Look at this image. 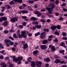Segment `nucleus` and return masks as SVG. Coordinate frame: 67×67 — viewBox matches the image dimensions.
Returning <instances> with one entry per match:
<instances>
[{"mask_svg":"<svg viewBox=\"0 0 67 67\" xmlns=\"http://www.w3.org/2000/svg\"><path fill=\"white\" fill-rule=\"evenodd\" d=\"M4 41H5V43H9V42H11L10 41V40H7V39H5Z\"/></svg>","mask_w":67,"mask_h":67,"instance_id":"obj_20","label":"nucleus"},{"mask_svg":"<svg viewBox=\"0 0 67 67\" xmlns=\"http://www.w3.org/2000/svg\"><path fill=\"white\" fill-rule=\"evenodd\" d=\"M37 53H38V51H35L33 52V54L34 55H36V54H37Z\"/></svg>","mask_w":67,"mask_h":67,"instance_id":"obj_26","label":"nucleus"},{"mask_svg":"<svg viewBox=\"0 0 67 67\" xmlns=\"http://www.w3.org/2000/svg\"><path fill=\"white\" fill-rule=\"evenodd\" d=\"M53 36L52 35H51L50 36H49L48 37L50 38H53Z\"/></svg>","mask_w":67,"mask_h":67,"instance_id":"obj_56","label":"nucleus"},{"mask_svg":"<svg viewBox=\"0 0 67 67\" xmlns=\"http://www.w3.org/2000/svg\"><path fill=\"white\" fill-rule=\"evenodd\" d=\"M25 43V41H22L21 42V44L23 45H24V44Z\"/></svg>","mask_w":67,"mask_h":67,"instance_id":"obj_54","label":"nucleus"},{"mask_svg":"<svg viewBox=\"0 0 67 67\" xmlns=\"http://www.w3.org/2000/svg\"><path fill=\"white\" fill-rule=\"evenodd\" d=\"M5 44H6V45L7 47L8 46H10V43H5Z\"/></svg>","mask_w":67,"mask_h":67,"instance_id":"obj_46","label":"nucleus"},{"mask_svg":"<svg viewBox=\"0 0 67 67\" xmlns=\"http://www.w3.org/2000/svg\"><path fill=\"white\" fill-rule=\"evenodd\" d=\"M5 59L6 60H8V59H9V57H6L5 58Z\"/></svg>","mask_w":67,"mask_h":67,"instance_id":"obj_62","label":"nucleus"},{"mask_svg":"<svg viewBox=\"0 0 67 67\" xmlns=\"http://www.w3.org/2000/svg\"><path fill=\"white\" fill-rule=\"evenodd\" d=\"M31 19L33 20H36V18L35 17H31Z\"/></svg>","mask_w":67,"mask_h":67,"instance_id":"obj_44","label":"nucleus"},{"mask_svg":"<svg viewBox=\"0 0 67 67\" xmlns=\"http://www.w3.org/2000/svg\"><path fill=\"white\" fill-rule=\"evenodd\" d=\"M42 63L41 62H38V61H37L36 62V64L37 67H41V64Z\"/></svg>","mask_w":67,"mask_h":67,"instance_id":"obj_2","label":"nucleus"},{"mask_svg":"<svg viewBox=\"0 0 67 67\" xmlns=\"http://www.w3.org/2000/svg\"><path fill=\"white\" fill-rule=\"evenodd\" d=\"M1 65H3V66H5V65H6V64H5V63L4 62H3L1 63Z\"/></svg>","mask_w":67,"mask_h":67,"instance_id":"obj_45","label":"nucleus"},{"mask_svg":"<svg viewBox=\"0 0 67 67\" xmlns=\"http://www.w3.org/2000/svg\"><path fill=\"white\" fill-rule=\"evenodd\" d=\"M40 48L42 49H46L47 48V47L46 45H41L40 46Z\"/></svg>","mask_w":67,"mask_h":67,"instance_id":"obj_5","label":"nucleus"},{"mask_svg":"<svg viewBox=\"0 0 67 67\" xmlns=\"http://www.w3.org/2000/svg\"><path fill=\"white\" fill-rule=\"evenodd\" d=\"M35 27H36V28H38V29H41V26L39 25H36L35 26Z\"/></svg>","mask_w":67,"mask_h":67,"instance_id":"obj_14","label":"nucleus"},{"mask_svg":"<svg viewBox=\"0 0 67 67\" xmlns=\"http://www.w3.org/2000/svg\"><path fill=\"white\" fill-rule=\"evenodd\" d=\"M31 63L32 64L31 65V67H35V66H36L35 65V62H34L32 61L31 62Z\"/></svg>","mask_w":67,"mask_h":67,"instance_id":"obj_9","label":"nucleus"},{"mask_svg":"<svg viewBox=\"0 0 67 67\" xmlns=\"http://www.w3.org/2000/svg\"><path fill=\"white\" fill-rule=\"evenodd\" d=\"M50 5H54V3L53 2H50L49 3Z\"/></svg>","mask_w":67,"mask_h":67,"instance_id":"obj_59","label":"nucleus"},{"mask_svg":"<svg viewBox=\"0 0 67 67\" xmlns=\"http://www.w3.org/2000/svg\"><path fill=\"white\" fill-rule=\"evenodd\" d=\"M32 24H38V23L37 22H34L32 23Z\"/></svg>","mask_w":67,"mask_h":67,"instance_id":"obj_41","label":"nucleus"},{"mask_svg":"<svg viewBox=\"0 0 67 67\" xmlns=\"http://www.w3.org/2000/svg\"><path fill=\"white\" fill-rule=\"evenodd\" d=\"M60 46H63V47H64L65 48H66V46L65 45V43L63 42H62L60 44Z\"/></svg>","mask_w":67,"mask_h":67,"instance_id":"obj_13","label":"nucleus"},{"mask_svg":"<svg viewBox=\"0 0 67 67\" xmlns=\"http://www.w3.org/2000/svg\"><path fill=\"white\" fill-rule=\"evenodd\" d=\"M18 36L19 38H22L23 36L22 34L21 35H18Z\"/></svg>","mask_w":67,"mask_h":67,"instance_id":"obj_37","label":"nucleus"},{"mask_svg":"<svg viewBox=\"0 0 67 67\" xmlns=\"http://www.w3.org/2000/svg\"><path fill=\"white\" fill-rule=\"evenodd\" d=\"M28 47L27 44L26 43L24 45V49H26Z\"/></svg>","mask_w":67,"mask_h":67,"instance_id":"obj_16","label":"nucleus"},{"mask_svg":"<svg viewBox=\"0 0 67 67\" xmlns=\"http://www.w3.org/2000/svg\"><path fill=\"white\" fill-rule=\"evenodd\" d=\"M63 38L64 40H67V37H63Z\"/></svg>","mask_w":67,"mask_h":67,"instance_id":"obj_57","label":"nucleus"},{"mask_svg":"<svg viewBox=\"0 0 67 67\" xmlns=\"http://www.w3.org/2000/svg\"><path fill=\"white\" fill-rule=\"evenodd\" d=\"M8 24V21H6L4 22V23L3 24V25H4V26H7Z\"/></svg>","mask_w":67,"mask_h":67,"instance_id":"obj_22","label":"nucleus"},{"mask_svg":"<svg viewBox=\"0 0 67 67\" xmlns=\"http://www.w3.org/2000/svg\"><path fill=\"white\" fill-rule=\"evenodd\" d=\"M9 38L12 40H14V38L13 37H12L11 36H9Z\"/></svg>","mask_w":67,"mask_h":67,"instance_id":"obj_58","label":"nucleus"},{"mask_svg":"<svg viewBox=\"0 0 67 67\" xmlns=\"http://www.w3.org/2000/svg\"><path fill=\"white\" fill-rule=\"evenodd\" d=\"M60 62V59H56L54 62V63L56 64H58V63Z\"/></svg>","mask_w":67,"mask_h":67,"instance_id":"obj_11","label":"nucleus"},{"mask_svg":"<svg viewBox=\"0 0 67 67\" xmlns=\"http://www.w3.org/2000/svg\"><path fill=\"white\" fill-rule=\"evenodd\" d=\"M46 9L48 11H49L48 13L49 14H52V12L51 11L52 10H53V9L51 8L47 7Z\"/></svg>","mask_w":67,"mask_h":67,"instance_id":"obj_3","label":"nucleus"},{"mask_svg":"<svg viewBox=\"0 0 67 67\" xmlns=\"http://www.w3.org/2000/svg\"><path fill=\"white\" fill-rule=\"evenodd\" d=\"M29 3H31V4H33L34 3V1H33L29 0Z\"/></svg>","mask_w":67,"mask_h":67,"instance_id":"obj_32","label":"nucleus"},{"mask_svg":"<svg viewBox=\"0 0 67 67\" xmlns=\"http://www.w3.org/2000/svg\"><path fill=\"white\" fill-rule=\"evenodd\" d=\"M44 60L46 63H49L51 61V59H50L49 58H47L44 59Z\"/></svg>","mask_w":67,"mask_h":67,"instance_id":"obj_6","label":"nucleus"},{"mask_svg":"<svg viewBox=\"0 0 67 67\" xmlns=\"http://www.w3.org/2000/svg\"><path fill=\"white\" fill-rule=\"evenodd\" d=\"M61 26L60 25H58L57 26V27L58 29H59L60 28Z\"/></svg>","mask_w":67,"mask_h":67,"instance_id":"obj_36","label":"nucleus"},{"mask_svg":"<svg viewBox=\"0 0 67 67\" xmlns=\"http://www.w3.org/2000/svg\"><path fill=\"white\" fill-rule=\"evenodd\" d=\"M55 34H56V35H59V33H58V32H55L54 33Z\"/></svg>","mask_w":67,"mask_h":67,"instance_id":"obj_49","label":"nucleus"},{"mask_svg":"<svg viewBox=\"0 0 67 67\" xmlns=\"http://www.w3.org/2000/svg\"><path fill=\"white\" fill-rule=\"evenodd\" d=\"M54 41L55 42H58V40H57V39H55V40H54Z\"/></svg>","mask_w":67,"mask_h":67,"instance_id":"obj_64","label":"nucleus"},{"mask_svg":"<svg viewBox=\"0 0 67 67\" xmlns=\"http://www.w3.org/2000/svg\"><path fill=\"white\" fill-rule=\"evenodd\" d=\"M26 33V32L23 31L22 33V34H25Z\"/></svg>","mask_w":67,"mask_h":67,"instance_id":"obj_63","label":"nucleus"},{"mask_svg":"<svg viewBox=\"0 0 67 67\" xmlns=\"http://www.w3.org/2000/svg\"><path fill=\"white\" fill-rule=\"evenodd\" d=\"M20 31L19 30H18L17 31V35H18L19 34H20Z\"/></svg>","mask_w":67,"mask_h":67,"instance_id":"obj_42","label":"nucleus"},{"mask_svg":"<svg viewBox=\"0 0 67 67\" xmlns=\"http://www.w3.org/2000/svg\"><path fill=\"white\" fill-rule=\"evenodd\" d=\"M22 36L23 37V38H25L27 37V36L26 34H22Z\"/></svg>","mask_w":67,"mask_h":67,"instance_id":"obj_31","label":"nucleus"},{"mask_svg":"<svg viewBox=\"0 0 67 67\" xmlns=\"http://www.w3.org/2000/svg\"><path fill=\"white\" fill-rule=\"evenodd\" d=\"M9 43H10V45H13L14 44V43L11 41V40H10V41L9 42Z\"/></svg>","mask_w":67,"mask_h":67,"instance_id":"obj_33","label":"nucleus"},{"mask_svg":"<svg viewBox=\"0 0 67 67\" xmlns=\"http://www.w3.org/2000/svg\"><path fill=\"white\" fill-rule=\"evenodd\" d=\"M1 9H2L1 10V11L3 12L4 11V9H5V7H1Z\"/></svg>","mask_w":67,"mask_h":67,"instance_id":"obj_29","label":"nucleus"},{"mask_svg":"<svg viewBox=\"0 0 67 67\" xmlns=\"http://www.w3.org/2000/svg\"><path fill=\"white\" fill-rule=\"evenodd\" d=\"M63 10L64 12H66V11H67V9L66 8H63Z\"/></svg>","mask_w":67,"mask_h":67,"instance_id":"obj_48","label":"nucleus"},{"mask_svg":"<svg viewBox=\"0 0 67 67\" xmlns=\"http://www.w3.org/2000/svg\"><path fill=\"white\" fill-rule=\"evenodd\" d=\"M20 57H19L17 59L16 58H15L13 59V60L14 62H18L20 60Z\"/></svg>","mask_w":67,"mask_h":67,"instance_id":"obj_8","label":"nucleus"},{"mask_svg":"<svg viewBox=\"0 0 67 67\" xmlns=\"http://www.w3.org/2000/svg\"><path fill=\"white\" fill-rule=\"evenodd\" d=\"M60 64H66V62H64V61H61L60 60Z\"/></svg>","mask_w":67,"mask_h":67,"instance_id":"obj_39","label":"nucleus"},{"mask_svg":"<svg viewBox=\"0 0 67 67\" xmlns=\"http://www.w3.org/2000/svg\"><path fill=\"white\" fill-rule=\"evenodd\" d=\"M15 2H18L19 3H22V0H14Z\"/></svg>","mask_w":67,"mask_h":67,"instance_id":"obj_18","label":"nucleus"},{"mask_svg":"<svg viewBox=\"0 0 67 67\" xmlns=\"http://www.w3.org/2000/svg\"><path fill=\"white\" fill-rule=\"evenodd\" d=\"M40 21L41 22H42L44 23L45 22V21L43 19H41L40 20Z\"/></svg>","mask_w":67,"mask_h":67,"instance_id":"obj_51","label":"nucleus"},{"mask_svg":"<svg viewBox=\"0 0 67 67\" xmlns=\"http://www.w3.org/2000/svg\"><path fill=\"white\" fill-rule=\"evenodd\" d=\"M46 32H43L40 34V38L42 39H45L46 37Z\"/></svg>","mask_w":67,"mask_h":67,"instance_id":"obj_1","label":"nucleus"},{"mask_svg":"<svg viewBox=\"0 0 67 67\" xmlns=\"http://www.w3.org/2000/svg\"><path fill=\"white\" fill-rule=\"evenodd\" d=\"M39 13V12H38V11L37 10L35 12V13L36 14H37Z\"/></svg>","mask_w":67,"mask_h":67,"instance_id":"obj_55","label":"nucleus"},{"mask_svg":"<svg viewBox=\"0 0 67 67\" xmlns=\"http://www.w3.org/2000/svg\"><path fill=\"white\" fill-rule=\"evenodd\" d=\"M22 18H23V19H26L27 18V17L26 16H22Z\"/></svg>","mask_w":67,"mask_h":67,"instance_id":"obj_61","label":"nucleus"},{"mask_svg":"<svg viewBox=\"0 0 67 67\" xmlns=\"http://www.w3.org/2000/svg\"><path fill=\"white\" fill-rule=\"evenodd\" d=\"M55 4H58L59 3V1L58 0H56L55 2Z\"/></svg>","mask_w":67,"mask_h":67,"instance_id":"obj_40","label":"nucleus"},{"mask_svg":"<svg viewBox=\"0 0 67 67\" xmlns=\"http://www.w3.org/2000/svg\"><path fill=\"white\" fill-rule=\"evenodd\" d=\"M23 6H20L19 7V8L20 10H22V9H23Z\"/></svg>","mask_w":67,"mask_h":67,"instance_id":"obj_53","label":"nucleus"},{"mask_svg":"<svg viewBox=\"0 0 67 67\" xmlns=\"http://www.w3.org/2000/svg\"><path fill=\"white\" fill-rule=\"evenodd\" d=\"M13 37L14 38H18V37L15 34H14L13 35Z\"/></svg>","mask_w":67,"mask_h":67,"instance_id":"obj_19","label":"nucleus"},{"mask_svg":"<svg viewBox=\"0 0 67 67\" xmlns=\"http://www.w3.org/2000/svg\"><path fill=\"white\" fill-rule=\"evenodd\" d=\"M62 35H63V36H66V33L64 32H63L62 33Z\"/></svg>","mask_w":67,"mask_h":67,"instance_id":"obj_34","label":"nucleus"},{"mask_svg":"<svg viewBox=\"0 0 67 67\" xmlns=\"http://www.w3.org/2000/svg\"><path fill=\"white\" fill-rule=\"evenodd\" d=\"M5 6H7V9H10L11 8V6H10V5H6Z\"/></svg>","mask_w":67,"mask_h":67,"instance_id":"obj_27","label":"nucleus"},{"mask_svg":"<svg viewBox=\"0 0 67 67\" xmlns=\"http://www.w3.org/2000/svg\"><path fill=\"white\" fill-rule=\"evenodd\" d=\"M8 32L9 31L8 30H5L4 32V33L5 34H7Z\"/></svg>","mask_w":67,"mask_h":67,"instance_id":"obj_35","label":"nucleus"},{"mask_svg":"<svg viewBox=\"0 0 67 67\" xmlns=\"http://www.w3.org/2000/svg\"><path fill=\"white\" fill-rule=\"evenodd\" d=\"M56 26H52L51 27V29L52 30L53 32H54V31L56 30Z\"/></svg>","mask_w":67,"mask_h":67,"instance_id":"obj_7","label":"nucleus"},{"mask_svg":"<svg viewBox=\"0 0 67 67\" xmlns=\"http://www.w3.org/2000/svg\"><path fill=\"white\" fill-rule=\"evenodd\" d=\"M47 14L48 15V16H49V17H51V18L53 17V16L51 15L50 14H49L48 13H47Z\"/></svg>","mask_w":67,"mask_h":67,"instance_id":"obj_50","label":"nucleus"},{"mask_svg":"<svg viewBox=\"0 0 67 67\" xmlns=\"http://www.w3.org/2000/svg\"><path fill=\"white\" fill-rule=\"evenodd\" d=\"M10 21L14 23L15 22L18 21V18L17 17H15L11 19H10Z\"/></svg>","mask_w":67,"mask_h":67,"instance_id":"obj_4","label":"nucleus"},{"mask_svg":"<svg viewBox=\"0 0 67 67\" xmlns=\"http://www.w3.org/2000/svg\"><path fill=\"white\" fill-rule=\"evenodd\" d=\"M9 3L10 5H13V4H14L15 3V2L14 0V1H12L10 2Z\"/></svg>","mask_w":67,"mask_h":67,"instance_id":"obj_12","label":"nucleus"},{"mask_svg":"<svg viewBox=\"0 0 67 67\" xmlns=\"http://www.w3.org/2000/svg\"><path fill=\"white\" fill-rule=\"evenodd\" d=\"M19 28H20V29H22V28L23 27V26L22 25H19Z\"/></svg>","mask_w":67,"mask_h":67,"instance_id":"obj_47","label":"nucleus"},{"mask_svg":"<svg viewBox=\"0 0 67 67\" xmlns=\"http://www.w3.org/2000/svg\"><path fill=\"white\" fill-rule=\"evenodd\" d=\"M2 18L3 21V20L4 21H6L7 20V18L5 17H2Z\"/></svg>","mask_w":67,"mask_h":67,"instance_id":"obj_23","label":"nucleus"},{"mask_svg":"<svg viewBox=\"0 0 67 67\" xmlns=\"http://www.w3.org/2000/svg\"><path fill=\"white\" fill-rule=\"evenodd\" d=\"M4 52H5V50H3L2 51H0V53H2L3 55H5V54H6V53H4Z\"/></svg>","mask_w":67,"mask_h":67,"instance_id":"obj_24","label":"nucleus"},{"mask_svg":"<svg viewBox=\"0 0 67 67\" xmlns=\"http://www.w3.org/2000/svg\"><path fill=\"white\" fill-rule=\"evenodd\" d=\"M32 58L31 57H29L28 58L27 60L28 61H29V62H31V61H32L31 60H32Z\"/></svg>","mask_w":67,"mask_h":67,"instance_id":"obj_25","label":"nucleus"},{"mask_svg":"<svg viewBox=\"0 0 67 67\" xmlns=\"http://www.w3.org/2000/svg\"><path fill=\"white\" fill-rule=\"evenodd\" d=\"M43 30L45 32H49V30L48 29H43Z\"/></svg>","mask_w":67,"mask_h":67,"instance_id":"obj_28","label":"nucleus"},{"mask_svg":"<svg viewBox=\"0 0 67 67\" xmlns=\"http://www.w3.org/2000/svg\"><path fill=\"white\" fill-rule=\"evenodd\" d=\"M42 15V14L40 12L38 14L37 16L38 17L40 16H41Z\"/></svg>","mask_w":67,"mask_h":67,"instance_id":"obj_43","label":"nucleus"},{"mask_svg":"<svg viewBox=\"0 0 67 67\" xmlns=\"http://www.w3.org/2000/svg\"><path fill=\"white\" fill-rule=\"evenodd\" d=\"M0 59H3V56L2 55H1L0 56Z\"/></svg>","mask_w":67,"mask_h":67,"instance_id":"obj_52","label":"nucleus"},{"mask_svg":"<svg viewBox=\"0 0 67 67\" xmlns=\"http://www.w3.org/2000/svg\"><path fill=\"white\" fill-rule=\"evenodd\" d=\"M51 49L52 51H53V52H54L55 51V49H56L55 48V47L53 46L51 48Z\"/></svg>","mask_w":67,"mask_h":67,"instance_id":"obj_21","label":"nucleus"},{"mask_svg":"<svg viewBox=\"0 0 67 67\" xmlns=\"http://www.w3.org/2000/svg\"><path fill=\"white\" fill-rule=\"evenodd\" d=\"M64 52H65V50H61L59 51L60 53L61 54H62V55H64L65 54Z\"/></svg>","mask_w":67,"mask_h":67,"instance_id":"obj_17","label":"nucleus"},{"mask_svg":"<svg viewBox=\"0 0 67 67\" xmlns=\"http://www.w3.org/2000/svg\"><path fill=\"white\" fill-rule=\"evenodd\" d=\"M26 22H25L23 23V26H25L26 25Z\"/></svg>","mask_w":67,"mask_h":67,"instance_id":"obj_60","label":"nucleus"},{"mask_svg":"<svg viewBox=\"0 0 67 67\" xmlns=\"http://www.w3.org/2000/svg\"><path fill=\"white\" fill-rule=\"evenodd\" d=\"M21 12L23 14H25V13H28V11L27 10H24L23 11H21Z\"/></svg>","mask_w":67,"mask_h":67,"instance_id":"obj_15","label":"nucleus"},{"mask_svg":"<svg viewBox=\"0 0 67 67\" xmlns=\"http://www.w3.org/2000/svg\"><path fill=\"white\" fill-rule=\"evenodd\" d=\"M13 65L12 63L10 64L9 66V67H13Z\"/></svg>","mask_w":67,"mask_h":67,"instance_id":"obj_38","label":"nucleus"},{"mask_svg":"<svg viewBox=\"0 0 67 67\" xmlns=\"http://www.w3.org/2000/svg\"><path fill=\"white\" fill-rule=\"evenodd\" d=\"M48 40L46 39L44 40L43 41L42 44H45L48 43Z\"/></svg>","mask_w":67,"mask_h":67,"instance_id":"obj_10","label":"nucleus"},{"mask_svg":"<svg viewBox=\"0 0 67 67\" xmlns=\"http://www.w3.org/2000/svg\"><path fill=\"white\" fill-rule=\"evenodd\" d=\"M40 32H38L35 34V36H37L38 35H40Z\"/></svg>","mask_w":67,"mask_h":67,"instance_id":"obj_30","label":"nucleus"}]
</instances>
